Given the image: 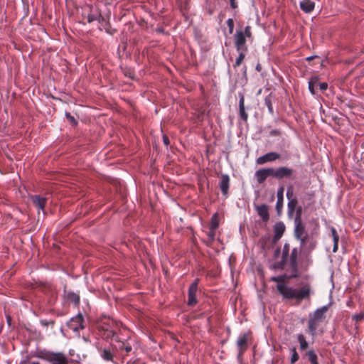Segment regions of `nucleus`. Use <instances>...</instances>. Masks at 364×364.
I'll return each mask as SVG.
<instances>
[{"mask_svg":"<svg viewBox=\"0 0 364 364\" xmlns=\"http://www.w3.org/2000/svg\"><path fill=\"white\" fill-rule=\"evenodd\" d=\"M290 273L277 277H272L270 280L277 282V290L283 300L294 301L296 305H299L303 301H310L314 294L313 287L309 282L301 283L298 287L294 288L285 284L290 278Z\"/></svg>","mask_w":364,"mask_h":364,"instance_id":"f257e3e1","label":"nucleus"},{"mask_svg":"<svg viewBox=\"0 0 364 364\" xmlns=\"http://www.w3.org/2000/svg\"><path fill=\"white\" fill-rule=\"evenodd\" d=\"M36 357L46 360L51 364H68V358L60 352H53L48 350H39Z\"/></svg>","mask_w":364,"mask_h":364,"instance_id":"f03ea898","label":"nucleus"},{"mask_svg":"<svg viewBox=\"0 0 364 364\" xmlns=\"http://www.w3.org/2000/svg\"><path fill=\"white\" fill-rule=\"evenodd\" d=\"M300 252L301 250L299 248L294 247L289 255L288 261L286 265L288 266L287 272L290 273V278H299L300 277L298 262Z\"/></svg>","mask_w":364,"mask_h":364,"instance_id":"7ed1b4c3","label":"nucleus"},{"mask_svg":"<svg viewBox=\"0 0 364 364\" xmlns=\"http://www.w3.org/2000/svg\"><path fill=\"white\" fill-rule=\"evenodd\" d=\"M117 344L114 345L121 363H124L125 358L132 351V341L127 339L122 341L119 336L114 338Z\"/></svg>","mask_w":364,"mask_h":364,"instance_id":"20e7f679","label":"nucleus"},{"mask_svg":"<svg viewBox=\"0 0 364 364\" xmlns=\"http://www.w3.org/2000/svg\"><path fill=\"white\" fill-rule=\"evenodd\" d=\"M114 323L109 318H105V321H100L97 325V328L98 331L101 333V336L105 338L108 339L111 338L114 341V338L119 336L116 332L112 329V326Z\"/></svg>","mask_w":364,"mask_h":364,"instance_id":"39448f33","label":"nucleus"},{"mask_svg":"<svg viewBox=\"0 0 364 364\" xmlns=\"http://www.w3.org/2000/svg\"><path fill=\"white\" fill-rule=\"evenodd\" d=\"M100 357L106 362H111L113 364H119L120 360L119 355L113 344L108 347L98 349Z\"/></svg>","mask_w":364,"mask_h":364,"instance_id":"423d86ee","label":"nucleus"},{"mask_svg":"<svg viewBox=\"0 0 364 364\" xmlns=\"http://www.w3.org/2000/svg\"><path fill=\"white\" fill-rule=\"evenodd\" d=\"M290 251V245L289 243H285L282 249V255L280 261L276 262L272 264V269L283 270L288 261V257Z\"/></svg>","mask_w":364,"mask_h":364,"instance_id":"0eeeda50","label":"nucleus"},{"mask_svg":"<svg viewBox=\"0 0 364 364\" xmlns=\"http://www.w3.org/2000/svg\"><path fill=\"white\" fill-rule=\"evenodd\" d=\"M294 172V171L292 168L287 166H280L277 169L273 168V177L279 180L284 178H294L293 177Z\"/></svg>","mask_w":364,"mask_h":364,"instance_id":"6e6552de","label":"nucleus"},{"mask_svg":"<svg viewBox=\"0 0 364 364\" xmlns=\"http://www.w3.org/2000/svg\"><path fill=\"white\" fill-rule=\"evenodd\" d=\"M84 318L81 314H78L75 317H73L68 323V327L75 332L78 331L80 329L85 328L83 325Z\"/></svg>","mask_w":364,"mask_h":364,"instance_id":"1a4fd4ad","label":"nucleus"},{"mask_svg":"<svg viewBox=\"0 0 364 364\" xmlns=\"http://www.w3.org/2000/svg\"><path fill=\"white\" fill-rule=\"evenodd\" d=\"M246 37L242 30H237L235 34V45L237 51H247Z\"/></svg>","mask_w":364,"mask_h":364,"instance_id":"9d476101","label":"nucleus"},{"mask_svg":"<svg viewBox=\"0 0 364 364\" xmlns=\"http://www.w3.org/2000/svg\"><path fill=\"white\" fill-rule=\"evenodd\" d=\"M199 279H196L189 287L188 294V305L193 306L197 304L196 292L198 290Z\"/></svg>","mask_w":364,"mask_h":364,"instance_id":"9b49d317","label":"nucleus"},{"mask_svg":"<svg viewBox=\"0 0 364 364\" xmlns=\"http://www.w3.org/2000/svg\"><path fill=\"white\" fill-rule=\"evenodd\" d=\"M248 336L249 334L245 333L243 334L240 335V336L237 338V346L238 348L239 358L242 355V354L247 348Z\"/></svg>","mask_w":364,"mask_h":364,"instance_id":"f8f14e48","label":"nucleus"},{"mask_svg":"<svg viewBox=\"0 0 364 364\" xmlns=\"http://www.w3.org/2000/svg\"><path fill=\"white\" fill-rule=\"evenodd\" d=\"M269 176L273 177V168L259 169L255 173V177L259 183H264Z\"/></svg>","mask_w":364,"mask_h":364,"instance_id":"ddd939ff","label":"nucleus"},{"mask_svg":"<svg viewBox=\"0 0 364 364\" xmlns=\"http://www.w3.org/2000/svg\"><path fill=\"white\" fill-rule=\"evenodd\" d=\"M280 158V154L277 152H269L257 159V164H264L267 162L274 161Z\"/></svg>","mask_w":364,"mask_h":364,"instance_id":"4468645a","label":"nucleus"},{"mask_svg":"<svg viewBox=\"0 0 364 364\" xmlns=\"http://www.w3.org/2000/svg\"><path fill=\"white\" fill-rule=\"evenodd\" d=\"M230 177L228 174H223L220 177L219 187L221 190L223 195L225 197L228 196V190L230 188Z\"/></svg>","mask_w":364,"mask_h":364,"instance_id":"2eb2a0df","label":"nucleus"},{"mask_svg":"<svg viewBox=\"0 0 364 364\" xmlns=\"http://www.w3.org/2000/svg\"><path fill=\"white\" fill-rule=\"evenodd\" d=\"M328 310V306H323L321 308L317 309L314 311L312 314H310L309 316L312 317L314 320L319 321L320 323L323 322L326 318V314Z\"/></svg>","mask_w":364,"mask_h":364,"instance_id":"dca6fc26","label":"nucleus"},{"mask_svg":"<svg viewBox=\"0 0 364 364\" xmlns=\"http://www.w3.org/2000/svg\"><path fill=\"white\" fill-rule=\"evenodd\" d=\"M33 205L38 210H44L47 203V198L38 195L31 196L30 197Z\"/></svg>","mask_w":364,"mask_h":364,"instance_id":"f3484780","label":"nucleus"},{"mask_svg":"<svg viewBox=\"0 0 364 364\" xmlns=\"http://www.w3.org/2000/svg\"><path fill=\"white\" fill-rule=\"evenodd\" d=\"M285 231V225L282 222L277 223L274 226V242L279 240Z\"/></svg>","mask_w":364,"mask_h":364,"instance_id":"a211bd4d","label":"nucleus"},{"mask_svg":"<svg viewBox=\"0 0 364 364\" xmlns=\"http://www.w3.org/2000/svg\"><path fill=\"white\" fill-rule=\"evenodd\" d=\"M284 191V186H281L278 188L277 193V201L276 203V210H277L278 215L281 214V212H282V210L283 208Z\"/></svg>","mask_w":364,"mask_h":364,"instance_id":"6ab92c4d","label":"nucleus"},{"mask_svg":"<svg viewBox=\"0 0 364 364\" xmlns=\"http://www.w3.org/2000/svg\"><path fill=\"white\" fill-rule=\"evenodd\" d=\"M256 210L259 217L264 222H267L269 219L268 206L265 204H262L256 207Z\"/></svg>","mask_w":364,"mask_h":364,"instance_id":"aec40b11","label":"nucleus"},{"mask_svg":"<svg viewBox=\"0 0 364 364\" xmlns=\"http://www.w3.org/2000/svg\"><path fill=\"white\" fill-rule=\"evenodd\" d=\"M299 6L301 11L304 13L309 14L314 11L315 3L311 0H302Z\"/></svg>","mask_w":364,"mask_h":364,"instance_id":"412c9836","label":"nucleus"},{"mask_svg":"<svg viewBox=\"0 0 364 364\" xmlns=\"http://www.w3.org/2000/svg\"><path fill=\"white\" fill-rule=\"evenodd\" d=\"M294 237H301L304 235L306 234V228L302 221L294 222Z\"/></svg>","mask_w":364,"mask_h":364,"instance_id":"4be33fe9","label":"nucleus"},{"mask_svg":"<svg viewBox=\"0 0 364 364\" xmlns=\"http://www.w3.org/2000/svg\"><path fill=\"white\" fill-rule=\"evenodd\" d=\"M99 23H100L101 26L103 27V28L105 30V31L112 35L116 32L115 29H112L110 23L109 21H107L105 18L101 15V17L99 18Z\"/></svg>","mask_w":364,"mask_h":364,"instance_id":"5701e85b","label":"nucleus"},{"mask_svg":"<svg viewBox=\"0 0 364 364\" xmlns=\"http://www.w3.org/2000/svg\"><path fill=\"white\" fill-rule=\"evenodd\" d=\"M320 322L314 320L312 317L309 316L308 321V329L311 335L314 337L316 336V329L318 327Z\"/></svg>","mask_w":364,"mask_h":364,"instance_id":"b1692460","label":"nucleus"},{"mask_svg":"<svg viewBox=\"0 0 364 364\" xmlns=\"http://www.w3.org/2000/svg\"><path fill=\"white\" fill-rule=\"evenodd\" d=\"M239 111L240 116L242 119L244 121H247L248 118V114L245 110V98L243 95H240V102H239Z\"/></svg>","mask_w":364,"mask_h":364,"instance_id":"393cba45","label":"nucleus"},{"mask_svg":"<svg viewBox=\"0 0 364 364\" xmlns=\"http://www.w3.org/2000/svg\"><path fill=\"white\" fill-rule=\"evenodd\" d=\"M297 203L298 201L296 198L288 200L287 208L289 217H292L296 208Z\"/></svg>","mask_w":364,"mask_h":364,"instance_id":"a878e982","label":"nucleus"},{"mask_svg":"<svg viewBox=\"0 0 364 364\" xmlns=\"http://www.w3.org/2000/svg\"><path fill=\"white\" fill-rule=\"evenodd\" d=\"M101 15L102 14L97 10L94 11L91 9L90 13L88 14V15L87 16V22L90 23L95 21H97L99 22V18H100V17H101Z\"/></svg>","mask_w":364,"mask_h":364,"instance_id":"bb28decb","label":"nucleus"},{"mask_svg":"<svg viewBox=\"0 0 364 364\" xmlns=\"http://www.w3.org/2000/svg\"><path fill=\"white\" fill-rule=\"evenodd\" d=\"M331 234H332L333 240V252H336L338 249L339 236L337 233L336 230L334 228H331Z\"/></svg>","mask_w":364,"mask_h":364,"instance_id":"cd10ccee","label":"nucleus"},{"mask_svg":"<svg viewBox=\"0 0 364 364\" xmlns=\"http://www.w3.org/2000/svg\"><path fill=\"white\" fill-rule=\"evenodd\" d=\"M66 298L68 301L72 302V303L75 304V305H78L80 303L79 295L74 292H72V291L68 292V294L66 295Z\"/></svg>","mask_w":364,"mask_h":364,"instance_id":"c85d7f7f","label":"nucleus"},{"mask_svg":"<svg viewBox=\"0 0 364 364\" xmlns=\"http://www.w3.org/2000/svg\"><path fill=\"white\" fill-rule=\"evenodd\" d=\"M306 355L308 358L311 364H319L318 361V356L314 350H310L307 351Z\"/></svg>","mask_w":364,"mask_h":364,"instance_id":"c756f323","label":"nucleus"},{"mask_svg":"<svg viewBox=\"0 0 364 364\" xmlns=\"http://www.w3.org/2000/svg\"><path fill=\"white\" fill-rule=\"evenodd\" d=\"M219 226V217L216 213L213 214L210 220V229H217Z\"/></svg>","mask_w":364,"mask_h":364,"instance_id":"7c9ffc66","label":"nucleus"},{"mask_svg":"<svg viewBox=\"0 0 364 364\" xmlns=\"http://www.w3.org/2000/svg\"><path fill=\"white\" fill-rule=\"evenodd\" d=\"M297 339L300 344V349L302 350H306L308 348L309 345L305 339L304 336L303 334H299L297 336Z\"/></svg>","mask_w":364,"mask_h":364,"instance_id":"2f4dec72","label":"nucleus"},{"mask_svg":"<svg viewBox=\"0 0 364 364\" xmlns=\"http://www.w3.org/2000/svg\"><path fill=\"white\" fill-rule=\"evenodd\" d=\"M240 54L238 55V57L237 58L236 60H235V63L234 64V67L235 68H237V67H239L242 61L244 60L245 58V51H240Z\"/></svg>","mask_w":364,"mask_h":364,"instance_id":"473e14b6","label":"nucleus"},{"mask_svg":"<svg viewBox=\"0 0 364 364\" xmlns=\"http://www.w3.org/2000/svg\"><path fill=\"white\" fill-rule=\"evenodd\" d=\"M318 81L317 77H313L311 79V80L309 82V90L311 92V94H315L314 87L316 85Z\"/></svg>","mask_w":364,"mask_h":364,"instance_id":"72a5a7b5","label":"nucleus"},{"mask_svg":"<svg viewBox=\"0 0 364 364\" xmlns=\"http://www.w3.org/2000/svg\"><path fill=\"white\" fill-rule=\"evenodd\" d=\"M264 103L268 108V111L271 114H274V109L272 103V100L269 97H267L264 99Z\"/></svg>","mask_w":364,"mask_h":364,"instance_id":"f704fd0d","label":"nucleus"},{"mask_svg":"<svg viewBox=\"0 0 364 364\" xmlns=\"http://www.w3.org/2000/svg\"><path fill=\"white\" fill-rule=\"evenodd\" d=\"M311 237L309 235L308 233L303 235L301 237H297L296 239L300 240L301 242V246L303 247L306 245L307 243H309V240Z\"/></svg>","mask_w":364,"mask_h":364,"instance_id":"c9c22d12","label":"nucleus"},{"mask_svg":"<svg viewBox=\"0 0 364 364\" xmlns=\"http://www.w3.org/2000/svg\"><path fill=\"white\" fill-rule=\"evenodd\" d=\"M291 364L295 363L299 358V354L297 353L296 348H293L291 349Z\"/></svg>","mask_w":364,"mask_h":364,"instance_id":"e433bc0d","label":"nucleus"},{"mask_svg":"<svg viewBox=\"0 0 364 364\" xmlns=\"http://www.w3.org/2000/svg\"><path fill=\"white\" fill-rule=\"evenodd\" d=\"M295 211H296V215L294 218V222L302 221L301 220V214H302L301 207H298L297 208H296Z\"/></svg>","mask_w":364,"mask_h":364,"instance_id":"4c0bfd02","label":"nucleus"},{"mask_svg":"<svg viewBox=\"0 0 364 364\" xmlns=\"http://www.w3.org/2000/svg\"><path fill=\"white\" fill-rule=\"evenodd\" d=\"M308 245V249L309 250H314L316 245H317V242L315 239H314L312 237H311V239L309 240V243L306 244Z\"/></svg>","mask_w":364,"mask_h":364,"instance_id":"58836bf2","label":"nucleus"},{"mask_svg":"<svg viewBox=\"0 0 364 364\" xmlns=\"http://www.w3.org/2000/svg\"><path fill=\"white\" fill-rule=\"evenodd\" d=\"M217 229H210L209 232H208L207 235L208 237V239H210V242H214L215 239V232Z\"/></svg>","mask_w":364,"mask_h":364,"instance_id":"ea45409f","label":"nucleus"},{"mask_svg":"<svg viewBox=\"0 0 364 364\" xmlns=\"http://www.w3.org/2000/svg\"><path fill=\"white\" fill-rule=\"evenodd\" d=\"M353 319L356 322H360L364 319V312H360L359 314H355L353 316Z\"/></svg>","mask_w":364,"mask_h":364,"instance_id":"a19ab883","label":"nucleus"},{"mask_svg":"<svg viewBox=\"0 0 364 364\" xmlns=\"http://www.w3.org/2000/svg\"><path fill=\"white\" fill-rule=\"evenodd\" d=\"M41 324L43 326L48 327V326H53L55 324V321L53 320H41Z\"/></svg>","mask_w":364,"mask_h":364,"instance_id":"79ce46f5","label":"nucleus"},{"mask_svg":"<svg viewBox=\"0 0 364 364\" xmlns=\"http://www.w3.org/2000/svg\"><path fill=\"white\" fill-rule=\"evenodd\" d=\"M287 198L288 200L296 198L295 197H294L292 187L288 188L287 191Z\"/></svg>","mask_w":364,"mask_h":364,"instance_id":"37998d69","label":"nucleus"},{"mask_svg":"<svg viewBox=\"0 0 364 364\" xmlns=\"http://www.w3.org/2000/svg\"><path fill=\"white\" fill-rule=\"evenodd\" d=\"M243 33L245 34V36L246 38H251L252 37V31H251V27L250 26H247L245 28V30L242 31Z\"/></svg>","mask_w":364,"mask_h":364,"instance_id":"c03bdc74","label":"nucleus"},{"mask_svg":"<svg viewBox=\"0 0 364 364\" xmlns=\"http://www.w3.org/2000/svg\"><path fill=\"white\" fill-rule=\"evenodd\" d=\"M66 118L70 121V123H72L74 125H76L77 124V120L75 119L74 117H73L70 113L66 112L65 113Z\"/></svg>","mask_w":364,"mask_h":364,"instance_id":"a18cd8bd","label":"nucleus"},{"mask_svg":"<svg viewBox=\"0 0 364 364\" xmlns=\"http://www.w3.org/2000/svg\"><path fill=\"white\" fill-rule=\"evenodd\" d=\"M227 25H228V26L229 28L230 33H231L232 32L233 28H234L233 19L228 18V21H227Z\"/></svg>","mask_w":364,"mask_h":364,"instance_id":"49530a36","label":"nucleus"},{"mask_svg":"<svg viewBox=\"0 0 364 364\" xmlns=\"http://www.w3.org/2000/svg\"><path fill=\"white\" fill-rule=\"evenodd\" d=\"M230 5L232 9H237L238 7V4L237 0H229Z\"/></svg>","mask_w":364,"mask_h":364,"instance_id":"de8ad7c7","label":"nucleus"},{"mask_svg":"<svg viewBox=\"0 0 364 364\" xmlns=\"http://www.w3.org/2000/svg\"><path fill=\"white\" fill-rule=\"evenodd\" d=\"M319 88L322 91H325L328 88V84L326 82H321L319 83Z\"/></svg>","mask_w":364,"mask_h":364,"instance_id":"09e8293b","label":"nucleus"},{"mask_svg":"<svg viewBox=\"0 0 364 364\" xmlns=\"http://www.w3.org/2000/svg\"><path fill=\"white\" fill-rule=\"evenodd\" d=\"M163 142L166 146H168L170 144L168 137L165 134L163 135Z\"/></svg>","mask_w":364,"mask_h":364,"instance_id":"8fccbe9b","label":"nucleus"},{"mask_svg":"<svg viewBox=\"0 0 364 364\" xmlns=\"http://www.w3.org/2000/svg\"><path fill=\"white\" fill-rule=\"evenodd\" d=\"M280 254V249L279 248H277L275 251H274V257H277L279 256V255Z\"/></svg>","mask_w":364,"mask_h":364,"instance_id":"3c124183","label":"nucleus"},{"mask_svg":"<svg viewBox=\"0 0 364 364\" xmlns=\"http://www.w3.org/2000/svg\"><path fill=\"white\" fill-rule=\"evenodd\" d=\"M256 70L260 72L262 70V66L259 63H257L255 68Z\"/></svg>","mask_w":364,"mask_h":364,"instance_id":"603ef678","label":"nucleus"},{"mask_svg":"<svg viewBox=\"0 0 364 364\" xmlns=\"http://www.w3.org/2000/svg\"><path fill=\"white\" fill-rule=\"evenodd\" d=\"M213 242H210V239H207L206 244L208 246H211L213 245Z\"/></svg>","mask_w":364,"mask_h":364,"instance_id":"864d4df0","label":"nucleus"},{"mask_svg":"<svg viewBox=\"0 0 364 364\" xmlns=\"http://www.w3.org/2000/svg\"><path fill=\"white\" fill-rule=\"evenodd\" d=\"M279 134V132L277 130H273L271 132V134H272V135H277Z\"/></svg>","mask_w":364,"mask_h":364,"instance_id":"5fc2aeb1","label":"nucleus"},{"mask_svg":"<svg viewBox=\"0 0 364 364\" xmlns=\"http://www.w3.org/2000/svg\"><path fill=\"white\" fill-rule=\"evenodd\" d=\"M314 58H315V56H309V57H307V58H306V60L307 61H311V60H312Z\"/></svg>","mask_w":364,"mask_h":364,"instance_id":"6e6d98bb","label":"nucleus"},{"mask_svg":"<svg viewBox=\"0 0 364 364\" xmlns=\"http://www.w3.org/2000/svg\"><path fill=\"white\" fill-rule=\"evenodd\" d=\"M245 68V70H244V73H246V70H247V68H246V66H245V68Z\"/></svg>","mask_w":364,"mask_h":364,"instance_id":"4d7b16f0","label":"nucleus"},{"mask_svg":"<svg viewBox=\"0 0 364 364\" xmlns=\"http://www.w3.org/2000/svg\"><path fill=\"white\" fill-rule=\"evenodd\" d=\"M31 364H40V363L38 362H33Z\"/></svg>","mask_w":364,"mask_h":364,"instance_id":"13d9d810","label":"nucleus"}]
</instances>
